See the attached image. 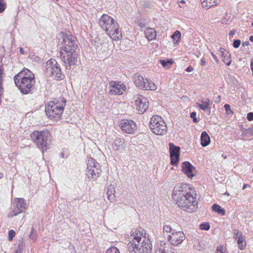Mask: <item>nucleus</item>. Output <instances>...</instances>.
Wrapping results in <instances>:
<instances>
[{"instance_id": "obj_1", "label": "nucleus", "mask_w": 253, "mask_h": 253, "mask_svg": "<svg viewBox=\"0 0 253 253\" xmlns=\"http://www.w3.org/2000/svg\"><path fill=\"white\" fill-rule=\"evenodd\" d=\"M60 55L67 68L75 65L77 62L78 53L76 52L77 44L75 38L72 35L62 34Z\"/></svg>"}, {"instance_id": "obj_2", "label": "nucleus", "mask_w": 253, "mask_h": 253, "mask_svg": "<svg viewBox=\"0 0 253 253\" xmlns=\"http://www.w3.org/2000/svg\"><path fill=\"white\" fill-rule=\"evenodd\" d=\"M144 230L141 228L133 232V238L127 244L129 253H151L152 244L148 236L146 237Z\"/></svg>"}, {"instance_id": "obj_3", "label": "nucleus", "mask_w": 253, "mask_h": 253, "mask_svg": "<svg viewBox=\"0 0 253 253\" xmlns=\"http://www.w3.org/2000/svg\"><path fill=\"white\" fill-rule=\"evenodd\" d=\"M14 79L16 85L22 94H28L35 89V76L27 69H23L14 76Z\"/></svg>"}, {"instance_id": "obj_4", "label": "nucleus", "mask_w": 253, "mask_h": 253, "mask_svg": "<svg viewBox=\"0 0 253 253\" xmlns=\"http://www.w3.org/2000/svg\"><path fill=\"white\" fill-rule=\"evenodd\" d=\"M99 25L107 34L114 40H120L122 37L117 22L107 14L102 15L99 20Z\"/></svg>"}, {"instance_id": "obj_5", "label": "nucleus", "mask_w": 253, "mask_h": 253, "mask_svg": "<svg viewBox=\"0 0 253 253\" xmlns=\"http://www.w3.org/2000/svg\"><path fill=\"white\" fill-rule=\"evenodd\" d=\"M176 189L173 190L172 197L179 208L184 211L193 210L198 205L196 197L191 193H179Z\"/></svg>"}, {"instance_id": "obj_6", "label": "nucleus", "mask_w": 253, "mask_h": 253, "mask_svg": "<svg viewBox=\"0 0 253 253\" xmlns=\"http://www.w3.org/2000/svg\"><path fill=\"white\" fill-rule=\"evenodd\" d=\"M66 102V100L64 98L50 101L48 104L45 106L46 115L50 119L56 120L60 118L63 113Z\"/></svg>"}, {"instance_id": "obj_7", "label": "nucleus", "mask_w": 253, "mask_h": 253, "mask_svg": "<svg viewBox=\"0 0 253 253\" xmlns=\"http://www.w3.org/2000/svg\"><path fill=\"white\" fill-rule=\"evenodd\" d=\"M149 126L152 132L157 135H164L168 130L166 123L161 116H153L150 121Z\"/></svg>"}, {"instance_id": "obj_8", "label": "nucleus", "mask_w": 253, "mask_h": 253, "mask_svg": "<svg viewBox=\"0 0 253 253\" xmlns=\"http://www.w3.org/2000/svg\"><path fill=\"white\" fill-rule=\"evenodd\" d=\"M49 135V132L47 130L35 131L31 133V138L37 146L43 151L47 149Z\"/></svg>"}, {"instance_id": "obj_9", "label": "nucleus", "mask_w": 253, "mask_h": 253, "mask_svg": "<svg viewBox=\"0 0 253 253\" xmlns=\"http://www.w3.org/2000/svg\"><path fill=\"white\" fill-rule=\"evenodd\" d=\"M45 72L48 76L53 77L56 80H61L64 78L60 67L55 60L50 59L46 62Z\"/></svg>"}, {"instance_id": "obj_10", "label": "nucleus", "mask_w": 253, "mask_h": 253, "mask_svg": "<svg viewBox=\"0 0 253 253\" xmlns=\"http://www.w3.org/2000/svg\"><path fill=\"white\" fill-rule=\"evenodd\" d=\"M133 82L136 86L145 90H154L156 86L151 81L149 82L147 79H144L139 73H136L133 77Z\"/></svg>"}, {"instance_id": "obj_11", "label": "nucleus", "mask_w": 253, "mask_h": 253, "mask_svg": "<svg viewBox=\"0 0 253 253\" xmlns=\"http://www.w3.org/2000/svg\"><path fill=\"white\" fill-rule=\"evenodd\" d=\"M25 200L22 198H16L13 202L14 210L8 214V217H12L24 211L25 209Z\"/></svg>"}, {"instance_id": "obj_12", "label": "nucleus", "mask_w": 253, "mask_h": 253, "mask_svg": "<svg viewBox=\"0 0 253 253\" xmlns=\"http://www.w3.org/2000/svg\"><path fill=\"white\" fill-rule=\"evenodd\" d=\"M137 109L140 114L144 113L148 107L147 99L141 95L137 94L133 98Z\"/></svg>"}, {"instance_id": "obj_13", "label": "nucleus", "mask_w": 253, "mask_h": 253, "mask_svg": "<svg viewBox=\"0 0 253 253\" xmlns=\"http://www.w3.org/2000/svg\"><path fill=\"white\" fill-rule=\"evenodd\" d=\"M169 153L171 159V164L176 166L179 160L180 147L174 145L172 143H169Z\"/></svg>"}, {"instance_id": "obj_14", "label": "nucleus", "mask_w": 253, "mask_h": 253, "mask_svg": "<svg viewBox=\"0 0 253 253\" xmlns=\"http://www.w3.org/2000/svg\"><path fill=\"white\" fill-rule=\"evenodd\" d=\"M120 126L122 130L127 133H133L137 129L136 123L132 120H122Z\"/></svg>"}, {"instance_id": "obj_15", "label": "nucleus", "mask_w": 253, "mask_h": 253, "mask_svg": "<svg viewBox=\"0 0 253 253\" xmlns=\"http://www.w3.org/2000/svg\"><path fill=\"white\" fill-rule=\"evenodd\" d=\"M167 238L173 246L180 244L185 239V235L182 232H173L171 235H169Z\"/></svg>"}, {"instance_id": "obj_16", "label": "nucleus", "mask_w": 253, "mask_h": 253, "mask_svg": "<svg viewBox=\"0 0 253 253\" xmlns=\"http://www.w3.org/2000/svg\"><path fill=\"white\" fill-rule=\"evenodd\" d=\"M109 86L110 87L109 92L113 94H122L126 88V85L124 84H119L113 81L109 83Z\"/></svg>"}, {"instance_id": "obj_17", "label": "nucleus", "mask_w": 253, "mask_h": 253, "mask_svg": "<svg viewBox=\"0 0 253 253\" xmlns=\"http://www.w3.org/2000/svg\"><path fill=\"white\" fill-rule=\"evenodd\" d=\"M182 170L189 177H192L195 175V169L189 162L186 161L182 164Z\"/></svg>"}, {"instance_id": "obj_18", "label": "nucleus", "mask_w": 253, "mask_h": 253, "mask_svg": "<svg viewBox=\"0 0 253 253\" xmlns=\"http://www.w3.org/2000/svg\"><path fill=\"white\" fill-rule=\"evenodd\" d=\"M234 234L236 237V239L237 240L239 248L241 250L244 249L246 246V243L245 241V239L242 237V233L238 230L235 229L234 231Z\"/></svg>"}, {"instance_id": "obj_19", "label": "nucleus", "mask_w": 253, "mask_h": 253, "mask_svg": "<svg viewBox=\"0 0 253 253\" xmlns=\"http://www.w3.org/2000/svg\"><path fill=\"white\" fill-rule=\"evenodd\" d=\"M101 170L99 167L87 170L86 175L89 178L96 179L99 176Z\"/></svg>"}, {"instance_id": "obj_20", "label": "nucleus", "mask_w": 253, "mask_h": 253, "mask_svg": "<svg viewBox=\"0 0 253 253\" xmlns=\"http://www.w3.org/2000/svg\"><path fill=\"white\" fill-rule=\"evenodd\" d=\"M176 188H177V189L176 190L179 192V193L184 194L191 193L190 192L187 191V190H189L190 189V186L186 183H181L177 184L174 187L173 190H175Z\"/></svg>"}, {"instance_id": "obj_21", "label": "nucleus", "mask_w": 253, "mask_h": 253, "mask_svg": "<svg viewBox=\"0 0 253 253\" xmlns=\"http://www.w3.org/2000/svg\"><path fill=\"white\" fill-rule=\"evenodd\" d=\"M113 147L115 150H124L125 148L124 141L120 138H116L114 142Z\"/></svg>"}, {"instance_id": "obj_22", "label": "nucleus", "mask_w": 253, "mask_h": 253, "mask_svg": "<svg viewBox=\"0 0 253 253\" xmlns=\"http://www.w3.org/2000/svg\"><path fill=\"white\" fill-rule=\"evenodd\" d=\"M201 1L202 6L209 9V7L218 4L219 0H201Z\"/></svg>"}, {"instance_id": "obj_23", "label": "nucleus", "mask_w": 253, "mask_h": 253, "mask_svg": "<svg viewBox=\"0 0 253 253\" xmlns=\"http://www.w3.org/2000/svg\"><path fill=\"white\" fill-rule=\"evenodd\" d=\"M146 38L149 41H152L156 37V32L154 29L149 28L145 31Z\"/></svg>"}, {"instance_id": "obj_24", "label": "nucleus", "mask_w": 253, "mask_h": 253, "mask_svg": "<svg viewBox=\"0 0 253 253\" xmlns=\"http://www.w3.org/2000/svg\"><path fill=\"white\" fill-rule=\"evenodd\" d=\"M201 145L203 147L208 146L210 141V137L206 131L202 132L201 136Z\"/></svg>"}, {"instance_id": "obj_25", "label": "nucleus", "mask_w": 253, "mask_h": 253, "mask_svg": "<svg viewBox=\"0 0 253 253\" xmlns=\"http://www.w3.org/2000/svg\"><path fill=\"white\" fill-rule=\"evenodd\" d=\"M201 103H197V105L198 106L201 110H206L209 108H210V100L208 98L203 99L201 100Z\"/></svg>"}, {"instance_id": "obj_26", "label": "nucleus", "mask_w": 253, "mask_h": 253, "mask_svg": "<svg viewBox=\"0 0 253 253\" xmlns=\"http://www.w3.org/2000/svg\"><path fill=\"white\" fill-rule=\"evenodd\" d=\"M115 190L114 187L112 185H110L108 187V190L107 192V198L110 202H113L115 199Z\"/></svg>"}, {"instance_id": "obj_27", "label": "nucleus", "mask_w": 253, "mask_h": 253, "mask_svg": "<svg viewBox=\"0 0 253 253\" xmlns=\"http://www.w3.org/2000/svg\"><path fill=\"white\" fill-rule=\"evenodd\" d=\"M223 50L224 49L222 47H220L219 49L220 51L221 52V57H223L222 61L227 66H229L231 63V60L230 58V55L228 53L225 54L223 52Z\"/></svg>"}, {"instance_id": "obj_28", "label": "nucleus", "mask_w": 253, "mask_h": 253, "mask_svg": "<svg viewBox=\"0 0 253 253\" xmlns=\"http://www.w3.org/2000/svg\"><path fill=\"white\" fill-rule=\"evenodd\" d=\"M100 167L99 165L92 158H89L87 161V170Z\"/></svg>"}, {"instance_id": "obj_29", "label": "nucleus", "mask_w": 253, "mask_h": 253, "mask_svg": "<svg viewBox=\"0 0 253 253\" xmlns=\"http://www.w3.org/2000/svg\"><path fill=\"white\" fill-rule=\"evenodd\" d=\"M212 209L214 211L222 215L225 214V211L218 205L215 204H213L212 206Z\"/></svg>"}, {"instance_id": "obj_30", "label": "nucleus", "mask_w": 253, "mask_h": 253, "mask_svg": "<svg viewBox=\"0 0 253 253\" xmlns=\"http://www.w3.org/2000/svg\"><path fill=\"white\" fill-rule=\"evenodd\" d=\"M160 62L163 67L168 69H169L170 67V66L172 64L173 61L171 59H164L160 60Z\"/></svg>"}, {"instance_id": "obj_31", "label": "nucleus", "mask_w": 253, "mask_h": 253, "mask_svg": "<svg viewBox=\"0 0 253 253\" xmlns=\"http://www.w3.org/2000/svg\"><path fill=\"white\" fill-rule=\"evenodd\" d=\"M142 5L147 8H151L153 6V2L149 0H145L143 2Z\"/></svg>"}, {"instance_id": "obj_32", "label": "nucleus", "mask_w": 253, "mask_h": 253, "mask_svg": "<svg viewBox=\"0 0 253 253\" xmlns=\"http://www.w3.org/2000/svg\"><path fill=\"white\" fill-rule=\"evenodd\" d=\"M29 237L31 239L33 240V241L36 240L37 238V231L34 228H32L31 234L29 235Z\"/></svg>"}, {"instance_id": "obj_33", "label": "nucleus", "mask_w": 253, "mask_h": 253, "mask_svg": "<svg viewBox=\"0 0 253 253\" xmlns=\"http://www.w3.org/2000/svg\"><path fill=\"white\" fill-rule=\"evenodd\" d=\"M210 226L208 222H203L200 225V228L202 230H208Z\"/></svg>"}, {"instance_id": "obj_34", "label": "nucleus", "mask_w": 253, "mask_h": 253, "mask_svg": "<svg viewBox=\"0 0 253 253\" xmlns=\"http://www.w3.org/2000/svg\"><path fill=\"white\" fill-rule=\"evenodd\" d=\"M181 37V33L178 31H176L174 34L171 36L172 39L174 40L176 39L177 41H178L180 39Z\"/></svg>"}, {"instance_id": "obj_35", "label": "nucleus", "mask_w": 253, "mask_h": 253, "mask_svg": "<svg viewBox=\"0 0 253 253\" xmlns=\"http://www.w3.org/2000/svg\"><path fill=\"white\" fill-rule=\"evenodd\" d=\"M106 253H120L119 250L116 247H111L108 249L106 252Z\"/></svg>"}, {"instance_id": "obj_36", "label": "nucleus", "mask_w": 253, "mask_h": 253, "mask_svg": "<svg viewBox=\"0 0 253 253\" xmlns=\"http://www.w3.org/2000/svg\"><path fill=\"white\" fill-rule=\"evenodd\" d=\"M6 7V4L4 2L3 0H0V13L4 11Z\"/></svg>"}, {"instance_id": "obj_37", "label": "nucleus", "mask_w": 253, "mask_h": 253, "mask_svg": "<svg viewBox=\"0 0 253 253\" xmlns=\"http://www.w3.org/2000/svg\"><path fill=\"white\" fill-rule=\"evenodd\" d=\"M15 235V232L13 230H11L8 232V240L10 241H11L14 237V236Z\"/></svg>"}, {"instance_id": "obj_38", "label": "nucleus", "mask_w": 253, "mask_h": 253, "mask_svg": "<svg viewBox=\"0 0 253 253\" xmlns=\"http://www.w3.org/2000/svg\"><path fill=\"white\" fill-rule=\"evenodd\" d=\"M241 44V41L240 40H235L233 43V46L234 48H238Z\"/></svg>"}, {"instance_id": "obj_39", "label": "nucleus", "mask_w": 253, "mask_h": 253, "mask_svg": "<svg viewBox=\"0 0 253 253\" xmlns=\"http://www.w3.org/2000/svg\"><path fill=\"white\" fill-rule=\"evenodd\" d=\"M164 231L166 232L167 233H169L171 231H172V229L170 226L168 225H164L163 227Z\"/></svg>"}, {"instance_id": "obj_40", "label": "nucleus", "mask_w": 253, "mask_h": 253, "mask_svg": "<svg viewBox=\"0 0 253 253\" xmlns=\"http://www.w3.org/2000/svg\"><path fill=\"white\" fill-rule=\"evenodd\" d=\"M196 113L195 112H192L190 114V117L193 119V121L194 123H197L198 120L196 117Z\"/></svg>"}, {"instance_id": "obj_41", "label": "nucleus", "mask_w": 253, "mask_h": 253, "mask_svg": "<svg viewBox=\"0 0 253 253\" xmlns=\"http://www.w3.org/2000/svg\"><path fill=\"white\" fill-rule=\"evenodd\" d=\"M247 118L249 121H253V113L250 112L247 114Z\"/></svg>"}, {"instance_id": "obj_42", "label": "nucleus", "mask_w": 253, "mask_h": 253, "mask_svg": "<svg viewBox=\"0 0 253 253\" xmlns=\"http://www.w3.org/2000/svg\"><path fill=\"white\" fill-rule=\"evenodd\" d=\"M224 108L227 112H228L229 111L232 112L231 108H230V106L228 104H225L224 105Z\"/></svg>"}, {"instance_id": "obj_43", "label": "nucleus", "mask_w": 253, "mask_h": 253, "mask_svg": "<svg viewBox=\"0 0 253 253\" xmlns=\"http://www.w3.org/2000/svg\"><path fill=\"white\" fill-rule=\"evenodd\" d=\"M246 131L248 132L250 135H253V128H249L246 129Z\"/></svg>"}, {"instance_id": "obj_44", "label": "nucleus", "mask_w": 253, "mask_h": 253, "mask_svg": "<svg viewBox=\"0 0 253 253\" xmlns=\"http://www.w3.org/2000/svg\"><path fill=\"white\" fill-rule=\"evenodd\" d=\"M211 55H212V57L213 58V59L215 60L216 62L218 63L219 60H218L217 56L212 52H211Z\"/></svg>"}, {"instance_id": "obj_45", "label": "nucleus", "mask_w": 253, "mask_h": 253, "mask_svg": "<svg viewBox=\"0 0 253 253\" xmlns=\"http://www.w3.org/2000/svg\"><path fill=\"white\" fill-rule=\"evenodd\" d=\"M206 64V60H205V59L204 58H202L201 59V65L203 66H205Z\"/></svg>"}, {"instance_id": "obj_46", "label": "nucleus", "mask_w": 253, "mask_h": 253, "mask_svg": "<svg viewBox=\"0 0 253 253\" xmlns=\"http://www.w3.org/2000/svg\"><path fill=\"white\" fill-rule=\"evenodd\" d=\"M193 70V68L191 66H189L186 69V71L187 72H192Z\"/></svg>"}, {"instance_id": "obj_47", "label": "nucleus", "mask_w": 253, "mask_h": 253, "mask_svg": "<svg viewBox=\"0 0 253 253\" xmlns=\"http://www.w3.org/2000/svg\"><path fill=\"white\" fill-rule=\"evenodd\" d=\"M216 250L217 251V253H223L222 251V247H217Z\"/></svg>"}, {"instance_id": "obj_48", "label": "nucleus", "mask_w": 253, "mask_h": 253, "mask_svg": "<svg viewBox=\"0 0 253 253\" xmlns=\"http://www.w3.org/2000/svg\"><path fill=\"white\" fill-rule=\"evenodd\" d=\"M249 44H250V43L248 41L243 42L242 43V45L243 46H247L249 45Z\"/></svg>"}, {"instance_id": "obj_49", "label": "nucleus", "mask_w": 253, "mask_h": 253, "mask_svg": "<svg viewBox=\"0 0 253 253\" xmlns=\"http://www.w3.org/2000/svg\"><path fill=\"white\" fill-rule=\"evenodd\" d=\"M235 30H231L229 32V35L231 36H232L233 35H234L235 34Z\"/></svg>"}, {"instance_id": "obj_50", "label": "nucleus", "mask_w": 253, "mask_h": 253, "mask_svg": "<svg viewBox=\"0 0 253 253\" xmlns=\"http://www.w3.org/2000/svg\"><path fill=\"white\" fill-rule=\"evenodd\" d=\"M20 52L22 54H23L24 53V49L22 47H20Z\"/></svg>"}, {"instance_id": "obj_51", "label": "nucleus", "mask_w": 253, "mask_h": 253, "mask_svg": "<svg viewBox=\"0 0 253 253\" xmlns=\"http://www.w3.org/2000/svg\"><path fill=\"white\" fill-rule=\"evenodd\" d=\"M248 186H250L248 184H244L243 185V189H245Z\"/></svg>"}, {"instance_id": "obj_52", "label": "nucleus", "mask_w": 253, "mask_h": 253, "mask_svg": "<svg viewBox=\"0 0 253 253\" xmlns=\"http://www.w3.org/2000/svg\"><path fill=\"white\" fill-rule=\"evenodd\" d=\"M250 40L251 42H253V36H251L250 37Z\"/></svg>"}, {"instance_id": "obj_53", "label": "nucleus", "mask_w": 253, "mask_h": 253, "mask_svg": "<svg viewBox=\"0 0 253 253\" xmlns=\"http://www.w3.org/2000/svg\"><path fill=\"white\" fill-rule=\"evenodd\" d=\"M4 177V175L2 173H0V179H1Z\"/></svg>"}, {"instance_id": "obj_54", "label": "nucleus", "mask_w": 253, "mask_h": 253, "mask_svg": "<svg viewBox=\"0 0 253 253\" xmlns=\"http://www.w3.org/2000/svg\"><path fill=\"white\" fill-rule=\"evenodd\" d=\"M140 26H141V28H143V27H145V25L144 24L141 25V23L140 24Z\"/></svg>"}, {"instance_id": "obj_55", "label": "nucleus", "mask_w": 253, "mask_h": 253, "mask_svg": "<svg viewBox=\"0 0 253 253\" xmlns=\"http://www.w3.org/2000/svg\"><path fill=\"white\" fill-rule=\"evenodd\" d=\"M224 195L229 196V194L227 192H225V193H224Z\"/></svg>"}, {"instance_id": "obj_56", "label": "nucleus", "mask_w": 253, "mask_h": 253, "mask_svg": "<svg viewBox=\"0 0 253 253\" xmlns=\"http://www.w3.org/2000/svg\"><path fill=\"white\" fill-rule=\"evenodd\" d=\"M15 253H20V251H19L18 250H17L16 251H15Z\"/></svg>"}, {"instance_id": "obj_57", "label": "nucleus", "mask_w": 253, "mask_h": 253, "mask_svg": "<svg viewBox=\"0 0 253 253\" xmlns=\"http://www.w3.org/2000/svg\"><path fill=\"white\" fill-rule=\"evenodd\" d=\"M162 253H166L165 252V250L164 249H163V250H162Z\"/></svg>"}, {"instance_id": "obj_58", "label": "nucleus", "mask_w": 253, "mask_h": 253, "mask_svg": "<svg viewBox=\"0 0 253 253\" xmlns=\"http://www.w3.org/2000/svg\"><path fill=\"white\" fill-rule=\"evenodd\" d=\"M180 2H181V3H185V1H184V0H181V1H180Z\"/></svg>"}, {"instance_id": "obj_59", "label": "nucleus", "mask_w": 253, "mask_h": 253, "mask_svg": "<svg viewBox=\"0 0 253 253\" xmlns=\"http://www.w3.org/2000/svg\"><path fill=\"white\" fill-rule=\"evenodd\" d=\"M209 109H211V108H209ZM208 113H209V115H210V113H211V110H209V112H208Z\"/></svg>"}, {"instance_id": "obj_60", "label": "nucleus", "mask_w": 253, "mask_h": 253, "mask_svg": "<svg viewBox=\"0 0 253 253\" xmlns=\"http://www.w3.org/2000/svg\"><path fill=\"white\" fill-rule=\"evenodd\" d=\"M64 156V154L62 153V157H63Z\"/></svg>"}, {"instance_id": "obj_61", "label": "nucleus", "mask_w": 253, "mask_h": 253, "mask_svg": "<svg viewBox=\"0 0 253 253\" xmlns=\"http://www.w3.org/2000/svg\"><path fill=\"white\" fill-rule=\"evenodd\" d=\"M169 253H174V252H169Z\"/></svg>"}, {"instance_id": "obj_62", "label": "nucleus", "mask_w": 253, "mask_h": 253, "mask_svg": "<svg viewBox=\"0 0 253 253\" xmlns=\"http://www.w3.org/2000/svg\"><path fill=\"white\" fill-rule=\"evenodd\" d=\"M252 172H253V169H252Z\"/></svg>"}]
</instances>
